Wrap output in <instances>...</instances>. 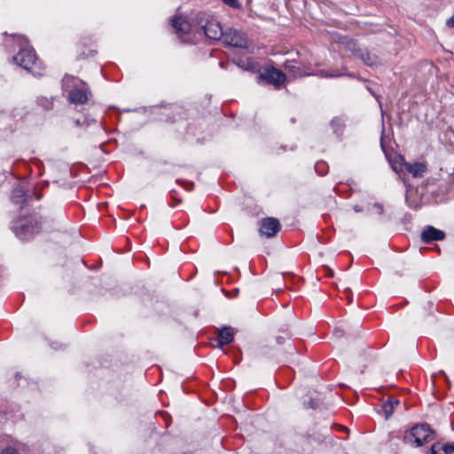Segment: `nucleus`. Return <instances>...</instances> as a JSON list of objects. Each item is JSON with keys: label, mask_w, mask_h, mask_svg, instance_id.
I'll list each match as a JSON object with an SVG mask.
<instances>
[{"label": "nucleus", "mask_w": 454, "mask_h": 454, "mask_svg": "<svg viewBox=\"0 0 454 454\" xmlns=\"http://www.w3.org/2000/svg\"><path fill=\"white\" fill-rule=\"evenodd\" d=\"M171 25L177 33L185 35L194 28L199 31H203L205 35L212 40L222 39L224 33L216 20L213 18L209 19V17L203 12H200L195 16L193 25L182 17L172 19Z\"/></svg>", "instance_id": "nucleus-1"}, {"label": "nucleus", "mask_w": 454, "mask_h": 454, "mask_svg": "<svg viewBox=\"0 0 454 454\" xmlns=\"http://www.w3.org/2000/svg\"><path fill=\"white\" fill-rule=\"evenodd\" d=\"M15 40L20 46V51L13 56V61L35 76L43 75L44 67L42 62L37 59L34 49L28 46L27 39L19 35Z\"/></svg>", "instance_id": "nucleus-2"}, {"label": "nucleus", "mask_w": 454, "mask_h": 454, "mask_svg": "<svg viewBox=\"0 0 454 454\" xmlns=\"http://www.w3.org/2000/svg\"><path fill=\"white\" fill-rule=\"evenodd\" d=\"M434 439V431L426 424L416 425L404 434L406 443L416 447L422 446Z\"/></svg>", "instance_id": "nucleus-3"}, {"label": "nucleus", "mask_w": 454, "mask_h": 454, "mask_svg": "<svg viewBox=\"0 0 454 454\" xmlns=\"http://www.w3.org/2000/svg\"><path fill=\"white\" fill-rule=\"evenodd\" d=\"M12 229L20 239L27 240L39 232L41 225L35 217L30 216L15 222Z\"/></svg>", "instance_id": "nucleus-4"}, {"label": "nucleus", "mask_w": 454, "mask_h": 454, "mask_svg": "<svg viewBox=\"0 0 454 454\" xmlns=\"http://www.w3.org/2000/svg\"><path fill=\"white\" fill-rule=\"evenodd\" d=\"M90 96V91L87 84L82 81H77L68 93V100L72 104L82 105L88 101Z\"/></svg>", "instance_id": "nucleus-5"}, {"label": "nucleus", "mask_w": 454, "mask_h": 454, "mask_svg": "<svg viewBox=\"0 0 454 454\" xmlns=\"http://www.w3.org/2000/svg\"><path fill=\"white\" fill-rule=\"evenodd\" d=\"M341 43L345 44L346 47L357 55L364 64L373 67L379 64V59L375 55H372L366 51L356 49V43L352 39L343 38Z\"/></svg>", "instance_id": "nucleus-6"}, {"label": "nucleus", "mask_w": 454, "mask_h": 454, "mask_svg": "<svg viewBox=\"0 0 454 454\" xmlns=\"http://www.w3.org/2000/svg\"><path fill=\"white\" fill-rule=\"evenodd\" d=\"M225 45L236 48H247V40L244 34L236 29H229L223 33L222 37Z\"/></svg>", "instance_id": "nucleus-7"}, {"label": "nucleus", "mask_w": 454, "mask_h": 454, "mask_svg": "<svg viewBox=\"0 0 454 454\" xmlns=\"http://www.w3.org/2000/svg\"><path fill=\"white\" fill-rule=\"evenodd\" d=\"M399 159L400 162L398 163V165L397 163L393 165V168L395 171H403V169H405L410 174H411L413 177L416 178L423 176L424 173L427 171V167L423 163L416 162L411 164L406 162L404 159L401 156L399 157Z\"/></svg>", "instance_id": "nucleus-8"}, {"label": "nucleus", "mask_w": 454, "mask_h": 454, "mask_svg": "<svg viewBox=\"0 0 454 454\" xmlns=\"http://www.w3.org/2000/svg\"><path fill=\"white\" fill-rule=\"evenodd\" d=\"M280 227L277 218H263L260 223V233L266 238H272L280 231Z\"/></svg>", "instance_id": "nucleus-9"}, {"label": "nucleus", "mask_w": 454, "mask_h": 454, "mask_svg": "<svg viewBox=\"0 0 454 454\" xmlns=\"http://www.w3.org/2000/svg\"><path fill=\"white\" fill-rule=\"evenodd\" d=\"M264 80L276 87L280 86L286 81V74L277 68L270 67L258 76V81Z\"/></svg>", "instance_id": "nucleus-10"}, {"label": "nucleus", "mask_w": 454, "mask_h": 454, "mask_svg": "<svg viewBox=\"0 0 454 454\" xmlns=\"http://www.w3.org/2000/svg\"><path fill=\"white\" fill-rule=\"evenodd\" d=\"M444 238L445 233L433 226H427L421 233V239L424 243L442 240Z\"/></svg>", "instance_id": "nucleus-11"}, {"label": "nucleus", "mask_w": 454, "mask_h": 454, "mask_svg": "<svg viewBox=\"0 0 454 454\" xmlns=\"http://www.w3.org/2000/svg\"><path fill=\"white\" fill-rule=\"evenodd\" d=\"M234 338V330L231 327L224 326L218 331V344L223 346L232 342Z\"/></svg>", "instance_id": "nucleus-12"}, {"label": "nucleus", "mask_w": 454, "mask_h": 454, "mask_svg": "<svg viewBox=\"0 0 454 454\" xmlns=\"http://www.w3.org/2000/svg\"><path fill=\"white\" fill-rule=\"evenodd\" d=\"M234 63L245 71L256 72L259 69V65L252 58L239 59Z\"/></svg>", "instance_id": "nucleus-13"}, {"label": "nucleus", "mask_w": 454, "mask_h": 454, "mask_svg": "<svg viewBox=\"0 0 454 454\" xmlns=\"http://www.w3.org/2000/svg\"><path fill=\"white\" fill-rule=\"evenodd\" d=\"M399 404H400L399 400L394 399V398L388 399L387 402H385L382 404L381 409H382V412H383L386 419H387L391 417V415L395 411V407L398 406Z\"/></svg>", "instance_id": "nucleus-14"}, {"label": "nucleus", "mask_w": 454, "mask_h": 454, "mask_svg": "<svg viewBox=\"0 0 454 454\" xmlns=\"http://www.w3.org/2000/svg\"><path fill=\"white\" fill-rule=\"evenodd\" d=\"M28 199V196L25 191V189L21 186L16 187L12 191V200L15 204H22L26 202Z\"/></svg>", "instance_id": "nucleus-15"}, {"label": "nucleus", "mask_w": 454, "mask_h": 454, "mask_svg": "<svg viewBox=\"0 0 454 454\" xmlns=\"http://www.w3.org/2000/svg\"><path fill=\"white\" fill-rule=\"evenodd\" d=\"M430 454H454V445L446 444L441 446L440 444H434Z\"/></svg>", "instance_id": "nucleus-16"}, {"label": "nucleus", "mask_w": 454, "mask_h": 454, "mask_svg": "<svg viewBox=\"0 0 454 454\" xmlns=\"http://www.w3.org/2000/svg\"><path fill=\"white\" fill-rule=\"evenodd\" d=\"M37 103L41 106L44 110H50L53 107L52 98H48L45 97H41L37 99Z\"/></svg>", "instance_id": "nucleus-17"}, {"label": "nucleus", "mask_w": 454, "mask_h": 454, "mask_svg": "<svg viewBox=\"0 0 454 454\" xmlns=\"http://www.w3.org/2000/svg\"><path fill=\"white\" fill-rule=\"evenodd\" d=\"M223 2L230 7L236 9L241 8V4L239 3L238 0H223Z\"/></svg>", "instance_id": "nucleus-18"}, {"label": "nucleus", "mask_w": 454, "mask_h": 454, "mask_svg": "<svg viewBox=\"0 0 454 454\" xmlns=\"http://www.w3.org/2000/svg\"><path fill=\"white\" fill-rule=\"evenodd\" d=\"M285 68L288 70L289 72H294V74L296 75V73L294 72L295 67L291 61H286L285 63ZM297 75H302L301 74H297Z\"/></svg>", "instance_id": "nucleus-19"}, {"label": "nucleus", "mask_w": 454, "mask_h": 454, "mask_svg": "<svg viewBox=\"0 0 454 454\" xmlns=\"http://www.w3.org/2000/svg\"><path fill=\"white\" fill-rule=\"evenodd\" d=\"M1 454H19L15 449L8 448L2 451Z\"/></svg>", "instance_id": "nucleus-20"}, {"label": "nucleus", "mask_w": 454, "mask_h": 454, "mask_svg": "<svg viewBox=\"0 0 454 454\" xmlns=\"http://www.w3.org/2000/svg\"><path fill=\"white\" fill-rule=\"evenodd\" d=\"M75 79L72 76H65L64 79H63V82H64V84L65 85H67L71 81H74Z\"/></svg>", "instance_id": "nucleus-21"}, {"label": "nucleus", "mask_w": 454, "mask_h": 454, "mask_svg": "<svg viewBox=\"0 0 454 454\" xmlns=\"http://www.w3.org/2000/svg\"><path fill=\"white\" fill-rule=\"evenodd\" d=\"M321 75L323 77H337L339 76V74H329V73H326V72H321Z\"/></svg>", "instance_id": "nucleus-22"}, {"label": "nucleus", "mask_w": 454, "mask_h": 454, "mask_svg": "<svg viewBox=\"0 0 454 454\" xmlns=\"http://www.w3.org/2000/svg\"><path fill=\"white\" fill-rule=\"evenodd\" d=\"M360 360H361V362H364V361L368 360V357L363 356V357H360ZM360 364V361H358V359L354 360V364Z\"/></svg>", "instance_id": "nucleus-23"}, {"label": "nucleus", "mask_w": 454, "mask_h": 454, "mask_svg": "<svg viewBox=\"0 0 454 454\" xmlns=\"http://www.w3.org/2000/svg\"><path fill=\"white\" fill-rule=\"evenodd\" d=\"M332 124L333 125L338 124V126H340V127L341 126L340 120H339V119L333 120Z\"/></svg>", "instance_id": "nucleus-24"}, {"label": "nucleus", "mask_w": 454, "mask_h": 454, "mask_svg": "<svg viewBox=\"0 0 454 454\" xmlns=\"http://www.w3.org/2000/svg\"><path fill=\"white\" fill-rule=\"evenodd\" d=\"M321 167H325V163H317L316 166H315V168H316V171H320L319 170V168Z\"/></svg>", "instance_id": "nucleus-25"}, {"label": "nucleus", "mask_w": 454, "mask_h": 454, "mask_svg": "<svg viewBox=\"0 0 454 454\" xmlns=\"http://www.w3.org/2000/svg\"><path fill=\"white\" fill-rule=\"evenodd\" d=\"M362 367H363V368L360 370V372H364V368L365 367V364H362Z\"/></svg>", "instance_id": "nucleus-26"}, {"label": "nucleus", "mask_w": 454, "mask_h": 454, "mask_svg": "<svg viewBox=\"0 0 454 454\" xmlns=\"http://www.w3.org/2000/svg\"><path fill=\"white\" fill-rule=\"evenodd\" d=\"M333 275V271H330L328 274L329 277H332Z\"/></svg>", "instance_id": "nucleus-27"}]
</instances>
